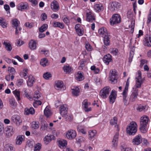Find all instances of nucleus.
Returning a JSON list of instances; mask_svg holds the SVG:
<instances>
[{"label": "nucleus", "instance_id": "1", "mask_svg": "<svg viewBox=\"0 0 151 151\" xmlns=\"http://www.w3.org/2000/svg\"><path fill=\"white\" fill-rule=\"evenodd\" d=\"M149 121V118L147 116H144L141 118L140 129L142 132L145 133L147 132V126Z\"/></svg>", "mask_w": 151, "mask_h": 151}, {"label": "nucleus", "instance_id": "2", "mask_svg": "<svg viewBox=\"0 0 151 151\" xmlns=\"http://www.w3.org/2000/svg\"><path fill=\"white\" fill-rule=\"evenodd\" d=\"M137 130V125L134 122H132L128 125L126 129L127 133L129 135H134Z\"/></svg>", "mask_w": 151, "mask_h": 151}, {"label": "nucleus", "instance_id": "3", "mask_svg": "<svg viewBox=\"0 0 151 151\" xmlns=\"http://www.w3.org/2000/svg\"><path fill=\"white\" fill-rule=\"evenodd\" d=\"M118 78L117 73L115 70H111L110 71L109 80L112 84L117 83Z\"/></svg>", "mask_w": 151, "mask_h": 151}, {"label": "nucleus", "instance_id": "4", "mask_svg": "<svg viewBox=\"0 0 151 151\" xmlns=\"http://www.w3.org/2000/svg\"><path fill=\"white\" fill-rule=\"evenodd\" d=\"M141 75V71L140 70L138 71L135 78L136 79L135 86L137 88H140L141 85L143 83V80L142 78Z\"/></svg>", "mask_w": 151, "mask_h": 151}, {"label": "nucleus", "instance_id": "5", "mask_svg": "<svg viewBox=\"0 0 151 151\" xmlns=\"http://www.w3.org/2000/svg\"><path fill=\"white\" fill-rule=\"evenodd\" d=\"M111 90L109 86H106L104 88L100 91V96L103 98L106 99L108 96Z\"/></svg>", "mask_w": 151, "mask_h": 151}, {"label": "nucleus", "instance_id": "6", "mask_svg": "<svg viewBox=\"0 0 151 151\" xmlns=\"http://www.w3.org/2000/svg\"><path fill=\"white\" fill-rule=\"evenodd\" d=\"M120 22L121 17L118 14H115L113 15L112 17V19L110 22L111 25L116 24L120 23Z\"/></svg>", "mask_w": 151, "mask_h": 151}, {"label": "nucleus", "instance_id": "7", "mask_svg": "<svg viewBox=\"0 0 151 151\" xmlns=\"http://www.w3.org/2000/svg\"><path fill=\"white\" fill-rule=\"evenodd\" d=\"M66 137L70 139H74L76 136V133L75 131L72 129L68 130L66 132Z\"/></svg>", "mask_w": 151, "mask_h": 151}, {"label": "nucleus", "instance_id": "8", "mask_svg": "<svg viewBox=\"0 0 151 151\" xmlns=\"http://www.w3.org/2000/svg\"><path fill=\"white\" fill-rule=\"evenodd\" d=\"M93 8L96 12L99 13L104 10V6L100 3H95L94 4Z\"/></svg>", "mask_w": 151, "mask_h": 151}, {"label": "nucleus", "instance_id": "9", "mask_svg": "<svg viewBox=\"0 0 151 151\" xmlns=\"http://www.w3.org/2000/svg\"><path fill=\"white\" fill-rule=\"evenodd\" d=\"M68 107L67 105L65 104L62 105L60 107V113L63 117H65L67 114Z\"/></svg>", "mask_w": 151, "mask_h": 151}, {"label": "nucleus", "instance_id": "10", "mask_svg": "<svg viewBox=\"0 0 151 151\" xmlns=\"http://www.w3.org/2000/svg\"><path fill=\"white\" fill-rule=\"evenodd\" d=\"M82 107L85 112H88L91 110V107H88L90 105L91 103L88 102L87 99L84 100L82 102Z\"/></svg>", "mask_w": 151, "mask_h": 151}, {"label": "nucleus", "instance_id": "11", "mask_svg": "<svg viewBox=\"0 0 151 151\" xmlns=\"http://www.w3.org/2000/svg\"><path fill=\"white\" fill-rule=\"evenodd\" d=\"M14 130L13 127L11 126L7 127L5 128V134L8 137L12 136L14 134Z\"/></svg>", "mask_w": 151, "mask_h": 151}, {"label": "nucleus", "instance_id": "12", "mask_svg": "<svg viewBox=\"0 0 151 151\" xmlns=\"http://www.w3.org/2000/svg\"><path fill=\"white\" fill-rule=\"evenodd\" d=\"M109 7L110 9L112 11L117 10L120 8V4L116 1L113 2L109 4Z\"/></svg>", "mask_w": 151, "mask_h": 151}, {"label": "nucleus", "instance_id": "13", "mask_svg": "<svg viewBox=\"0 0 151 151\" xmlns=\"http://www.w3.org/2000/svg\"><path fill=\"white\" fill-rule=\"evenodd\" d=\"M11 120L17 125H20L22 122V120L20 117L17 115H13L12 117Z\"/></svg>", "mask_w": 151, "mask_h": 151}, {"label": "nucleus", "instance_id": "14", "mask_svg": "<svg viewBox=\"0 0 151 151\" xmlns=\"http://www.w3.org/2000/svg\"><path fill=\"white\" fill-rule=\"evenodd\" d=\"M142 141V139L140 135H138L136 136L133 139L132 143L135 145H139Z\"/></svg>", "mask_w": 151, "mask_h": 151}, {"label": "nucleus", "instance_id": "15", "mask_svg": "<svg viewBox=\"0 0 151 151\" xmlns=\"http://www.w3.org/2000/svg\"><path fill=\"white\" fill-rule=\"evenodd\" d=\"M128 90L124 89L122 93L123 102L124 105H127L129 103L128 102V99L127 98Z\"/></svg>", "mask_w": 151, "mask_h": 151}, {"label": "nucleus", "instance_id": "16", "mask_svg": "<svg viewBox=\"0 0 151 151\" xmlns=\"http://www.w3.org/2000/svg\"><path fill=\"white\" fill-rule=\"evenodd\" d=\"M51 7L54 11L56 12L60 9L59 5L58 2L55 0L53 1L51 4Z\"/></svg>", "mask_w": 151, "mask_h": 151}, {"label": "nucleus", "instance_id": "17", "mask_svg": "<svg viewBox=\"0 0 151 151\" xmlns=\"http://www.w3.org/2000/svg\"><path fill=\"white\" fill-rule=\"evenodd\" d=\"M116 97V92L114 90H112L109 96V102L113 104L115 101Z\"/></svg>", "mask_w": 151, "mask_h": 151}, {"label": "nucleus", "instance_id": "18", "mask_svg": "<svg viewBox=\"0 0 151 151\" xmlns=\"http://www.w3.org/2000/svg\"><path fill=\"white\" fill-rule=\"evenodd\" d=\"M29 8L28 4L27 3L21 2L17 6V9L19 10L22 11L24 9H27Z\"/></svg>", "mask_w": 151, "mask_h": 151}, {"label": "nucleus", "instance_id": "19", "mask_svg": "<svg viewBox=\"0 0 151 151\" xmlns=\"http://www.w3.org/2000/svg\"><path fill=\"white\" fill-rule=\"evenodd\" d=\"M103 60L104 63L108 65L110 62L112 61V56L109 54L106 55L104 57Z\"/></svg>", "mask_w": 151, "mask_h": 151}, {"label": "nucleus", "instance_id": "20", "mask_svg": "<svg viewBox=\"0 0 151 151\" xmlns=\"http://www.w3.org/2000/svg\"><path fill=\"white\" fill-rule=\"evenodd\" d=\"M86 20L90 22H92L95 20L94 14L91 12L86 13Z\"/></svg>", "mask_w": 151, "mask_h": 151}, {"label": "nucleus", "instance_id": "21", "mask_svg": "<svg viewBox=\"0 0 151 151\" xmlns=\"http://www.w3.org/2000/svg\"><path fill=\"white\" fill-rule=\"evenodd\" d=\"M75 28L76 32L78 36H81L84 34V31L80 28V24H76L75 26Z\"/></svg>", "mask_w": 151, "mask_h": 151}, {"label": "nucleus", "instance_id": "22", "mask_svg": "<svg viewBox=\"0 0 151 151\" xmlns=\"http://www.w3.org/2000/svg\"><path fill=\"white\" fill-rule=\"evenodd\" d=\"M36 41L33 40H31L29 43V47L32 50H36L37 47Z\"/></svg>", "mask_w": 151, "mask_h": 151}, {"label": "nucleus", "instance_id": "23", "mask_svg": "<svg viewBox=\"0 0 151 151\" xmlns=\"http://www.w3.org/2000/svg\"><path fill=\"white\" fill-rule=\"evenodd\" d=\"M52 26L54 27H59L61 29H63L65 27L63 23L56 21H54L52 22Z\"/></svg>", "mask_w": 151, "mask_h": 151}, {"label": "nucleus", "instance_id": "24", "mask_svg": "<svg viewBox=\"0 0 151 151\" xmlns=\"http://www.w3.org/2000/svg\"><path fill=\"white\" fill-rule=\"evenodd\" d=\"M63 69L64 71L67 74L71 73L73 70L72 67L68 64L64 65Z\"/></svg>", "mask_w": 151, "mask_h": 151}, {"label": "nucleus", "instance_id": "25", "mask_svg": "<svg viewBox=\"0 0 151 151\" xmlns=\"http://www.w3.org/2000/svg\"><path fill=\"white\" fill-rule=\"evenodd\" d=\"M118 134L116 133L113 137L112 142V147L114 148H115L117 145L118 141Z\"/></svg>", "mask_w": 151, "mask_h": 151}, {"label": "nucleus", "instance_id": "26", "mask_svg": "<svg viewBox=\"0 0 151 151\" xmlns=\"http://www.w3.org/2000/svg\"><path fill=\"white\" fill-rule=\"evenodd\" d=\"M4 151H15V149L13 145L10 144H7L4 146Z\"/></svg>", "mask_w": 151, "mask_h": 151}, {"label": "nucleus", "instance_id": "27", "mask_svg": "<svg viewBox=\"0 0 151 151\" xmlns=\"http://www.w3.org/2000/svg\"><path fill=\"white\" fill-rule=\"evenodd\" d=\"M76 79L78 81H80L83 80L84 78V77L83 74V73L79 71L75 75Z\"/></svg>", "mask_w": 151, "mask_h": 151}, {"label": "nucleus", "instance_id": "28", "mask_svg": "<svg viewBox=\"0 0 151 151\" xmlns=\"http://www.w3.org/2000/svg\"><path fill=\"white\" fill-rule=\"evenodd\" d=\"M35 113L34 109L32 107L29 108H26L24 110V114L26 115H29V114H33Z\"/></svg>", "mask_w": 151, "mask_h": 151}, {"label": "nucleus", "instance_id": "29", "mask_svg": "<svg viewBox=\"0 0 151 151\" xmlns=\"http://www.w3.org/2000/svg\"><path fill=\"white\" fill-rule=\"evenodd\" d=\"M58 145L61 148L65 147L67 145V142L64 139H61L58 141Z\"/></svg>", "mask_w": 151, "mask_h": 151}, {"label": "nucleus", "instance_id": "30", "mask_svg": "<svg viewBox=\"0 0 151 151\" xmlns=\"http://www.w3.org/2000/svg\"><path fill=\"white\" fill-rule=\"evenodd\" d=\"M145 45L148 47L151 46V35H150L149 37L148 35L145 36Z\"/></svg>", "mask_w": 151, "mask_h": 151}, {"label": "nucleus", "instance_id": "31", "mask_svg": "<svg viewBox=\"0 0 151 151\" xmlns=\"http://www.w3.org/2000/svg\"><path fill=\"white\" fill-rule=\"evenodd\" d=\"M110 35L109 34L107 35H105L104 37V43L106 46L109 45L110 43V41L109 39L110 37Z\"/></svg>", "mask_w": 151, "mask_h": 151}, {"label": "nucleus", "instance_id": "32", "mask_svg": "<svg viewBox=\"0 0 151 151\" xmlns=\"http://www.w3.org/2000/svg\"><path fill=\"white\" fill-rule=\"evenodd\" d=\"M24 136L19 135L17 136L16 139V143L17 145H20L22 142L24 141Z\"/></svg>", "mask_w": 151, "mask_h": 151}, {"label": "nucleus", "instance_id": "33", "mask_svg": "<svg viewBox=\"0 0 151 151\" xmlns=\"http://www.w3.org/2000/svg\"><path fill=\"white\" fill-rule=\"evenodd\" d=\"M63 83L62 81H58L55 83V87L56 89L59 90L63 87Z\"/></svg>", "mask_w": 151, "mask_h": 151}, {"label": "nucleus", "instance_id": "34", "mask_svg": "<svg viewBox=\"0 0 151 151\" xmlns=\"http://www.w3.org/2000/svg\"><path fill=\"white\" fill-rule=\"evenodd\" d=\"M35 78L32 76H29L28 80L27 81V84L28 86H32L34 83L35 82Z\"/></svg>", "mask_w": 151, "mask_h": 151}, {"label": "nucleus", "instance_id": "35", "mask_svg": "<svg viewBox=\"0 0 151 151\" xmlns=\"http://www.w3.org/2000/svg\"><path fill=\"white\" fill-rule=\"evenodd\" d=\"M7 23L4 18L0 17V25L3 28L7 27Z\"/></svg>", "mask_w": 151, "mask_h": 151}, {"label": "nucleus", "instance_id": "36", "mask_svg": "<svg viewBox=\"0 0 151 151\" xmlns=\"http://www.w3.org/2000/svg\"><path fill=\"white\" fill-rule=\"evenodd\" d=\"M98 32L100 35H107L109 34L107 31L105 27H102L99 29Z\"/></svg>", "mask_w": 151, "mask_h": 151}, {"label": "nucleus", "instance_id": "37", "mask_svg": "<svg viewBox=\"0 0 151 151\" xmlns=\"http://www.w3.org/2000/svg\"><path fill=\"white\" fill-rule=\"evenodd\" d=\"M5 45V48L8 51H10L12 49L11 45L10 42L8 41H5L3 43Z\"/></svg>", "mask_w": 151, "mask_h": 151}, {"label": "nucleus", "instance_id": "38", "mask_svg": "<svg viewBox=\"0 0 151 151\" xmlns=\"http://www.w3.org/2000/svg\"><path fill=\"white\" fill-rule=\"evenodd\" d=\"M138 95V93L137 91L133 92L129 99V101L131 102H134L136 100V99Z\"/></svg>", "mask_w": 151, "mask_h": 151}, {"label": "nucleus", "instance_id": "39", "mask_svg": "<svg viewBox=\"0 0 151 151\" xmlns=\"http://www.w3.org/2000/svg\"><path fill=\"white\" fill-rule=\"evenodd\" d=\"M117 118L115 116L113 118L111 119L110 121V124L111 125H115V127H116L117 128V130H119V129H118V126L117 125Z\"/></svg>", "mask_w": 151, "mask_h": 151}, {"label": "nucleus", "instance_id": "40", "mask_svg": "<svg viewBox=\"0 0 151 151\" xmlns=\"http://www.w3.org/2000/svg\"><path fill=\"white\" fill-rule=\"evenodd\" d=\"M40 65L43 67H45L46 66L48 65L49 63L48 60L45 58H44L41 59L40 62Z\"/></svg>", "mask_w": 151, "mask_h": 151}, {"label": "nucleus", "instance_id": "41", "mask_svg": "<svg viewBox=\"0 0 151 151\" xmlns=\"http://www.w3.org/2000/svg\"><path fill=\"white\" fill-rule=\"evenodd\" d=\"M71 90L72 94L73 96H78L79 95L80 91L78 87H74L73 88H72Z\"/></svg>", "mask_w": 151, "mask_h": 151}, {"label": "nucleus", "instance_id": "42", "mask_svg": "<svg viewBox=\"0 0 151 151\" xmlns=\"http://www.w3.org/2000/svg\"><path fill=\"white\" fill-rule=\"evenodd\" d=\"M97 133V132L96 130H90L88 132V136L89 138L91 139L93 138Z\"/></svg>", "mask_w": 151, "mask_h": 151}, {"label": "nucleus", "instance_id": "43", "mask_svg": "<svg viewBox=\"0 0 151 151\" xmlns=\"http://www.w3.org/2000/svg\"><path fill=\"white\" fill-rule=\"evenodd\" d=\"M52 136L50 135H48L44 138V142L46 145L48 144L51 141V136Z\"/></svg>", "mask_w": 151, "mask_h": 151}, {"label": "nucleus", "instance_id": "44", "mask_svg": "<svg viewBox=\"0 0 151 151\" xmlns=\"http://www.w3.org/2000/svg\"><path fill=\"white\" fill-rule=\"evenodd\" d=\"M10 106L12 108H14L16 106L17 103L15 102V99L14 98H12L9 100Z\"/></svg>", "mask_w": 151, "mask_h": 151}, {"label": "nucleus", "instance_id": "45", "mask_svg": "<svg viewBox=\"0 0 151 151\" xmlns=\"http://www.w3.org/2000/svg\"><path fill=\"white\" fill-rule=\"evenodd\" d=\"M12 24L13 25V27H15V28L19 27V24L20 23L19 21L16 19H14L12 20Z\"/></svg>", "mask_w": 151, "mask_h": 151}, {"label": "nucleus", "instance_id": "46", "mask_svg": "<svg viewBox=\"0 0 151 151\" xmlns=\"http://www.w3.org/2000/svg\"><path fill=\"white\" fill-rule=\"evenodd\" d=\"M24 81L21 78H19L17 80L16 85L18 87H19L24 84Z\"/></svg>", "mask_w": 151, "mask_h": 151}, {"label": "nucleus", "instance_id": "47", "mask_svg": "<svg viewBox=\"0 0 151 151\" xmlns=\"http://www.w3.org/2000/svg\"><path fill=\"white\" fill-rule=\"evenodd\" d=\"M40 124L38 122L33 121L32 123V127L34 129H37L39 128Z\"/></svg>", "mask_w": 151, "mask_h": 151}, {"label": "nucleus", "instance_id": "48", "mask_svg": "<svg viewBox=\"0 0 151 151\" xmlns=\"http://www.w3.org/2000/svg\"><path fill=\"white\" fill-rule=\"evenodd\" d=\"M13 93L14 95L18 101L20 100V92L19 91L17 90H15L13 91Z\"/></svg>", "mask_w": 151, "mask_h": 151}, {"label": "nucleus", "instance_id": "49", "mask_svg": "<svg viewBox=\"0 0 151 151\" xmlns=\"http://www.w3.org/2000/svg\"><path fill=\"white\" fill-rule=\"evenodd\" d=\"M48 25L47 24H44L39 28V31L40 32H43L45 31L47 28Z\"/></svg>", "mask_w": 151, "mask_h": 151}, {"label": "nucleus", "instance_id": "50", "mask_svg": "<svg viewBox=\"0 0 151 151\" xmlns=\"http://www.w3.org/2000/svg\"><path fill=\"white\" fill-rule=\"evenodd\" d=\"M44 114L47 117H48L51 115V112L47 107L45 108L44 111Z\"/></svg>", "mask_w": 151, "mask_h": 151}, {"label": "nucleus", "instance_id": "51", "mask_svg": "<svg viewBox=\"0 0 151 151\" xmlns=\"http://www.w3.org/2000/svg\"><path fill=\"white\" fill-rule=\"evenodd\" d=\"M48 127V124L45 122H43L41 125L40 128V130L41 131H43L47 129Z\"/></svg>", "mask_w": 151, "mask_h": 151}, {"label": "nucleus", "instance_id": "52", "mask_svg": "<svg viewBox=\"0 0 151 151\" xmlns=\"http://www.w3.org/2000/svg\"><path fill=\"white\" fill-rule=\"evenodd\" d=\"M134 21L132 20L131 22V24L129 26V27L131 30L130 32L132 33L133 32L134 27Z\"/></svg>", "mask_w": 151, "mask_h": 151}, {"label": "nucleus", "instance_id": "53", "mask_svg": "<svg viewBox=\"0 0 151 151\" xmlns=\"http://www.w3.org/2000/svg\"><path fill=\"white\" fill-rule=\"evenodd\" d=\"M51 74L49 72H47L43 74V77L45 79L48 80L51 77Z\"/></svg>", "mask_w": 151, "mask_h": 151}, {"label": "nucleus", "instance_id": "54", "mask_svg": "<svg viewBox=\"0 0 151 151\" xmlns=\"http://www.w3.org/2000/svg\"><path fill=\"white\" fill-rule=\"evenodd\" d=\"M76 141L79 143H81L84 142L85 140V138L82 136H80L78 137L76 139Z\"/></svg>", "mask_w": 151, "mask_h": 151}, {"label": "nucleus", "instance_id": "55", "mask_svg": "<svg viewBox=\"0 0 151 151\" xmlns=\"http://www.w3.org/2000/svg\"><path fill=\"white\" fill-rule=\"evenodd\" d=\"M41 145L39 143H37L35 145L34 148V151H40L41 149Z\"/></svg>", "mask_w": 151, "mask_h": 151}, {"label": "nucleus", "instance_id": "56", "mask_svg": "<svg viewBox=\"0 0 151 151\" xmlns=\"http://www.w3.org/2000/svg\"><path fill=\"white\" fill-rule=\"evenodd\" d=\"M41 97V94L38 91L35 92L34 94V97L35 99H39Z\"/></svg>", "mask_w": 151, "mask_h": 151}, {"label": "nucleus", "instance_id": "57", "mask_svg": "<svg viewBox=\"0 0 151 151\" xmlns=\"http://www.w3.org/2000/svg\"><path fill=\"white\" fill-rule=\"evenodd\" d=\"M63 22L67 25L70 24V20L68 17L66 16H64L62 17Z\"/></svg>", "mask_w": 151, "mask_h": 151}, {"label": "nucleus", "instance_id": "58", "mask_svg": "<svg viewBox=\"0 0 151 151\" xmlns=\"http://www.w3.org/2000/svg\"><path fill=\"white\" fill-rule=\"evenodd\" d=\"M34 144V141L28 140L27 142V146L32 148Z\"/></svg>", "mask_w": 151, "mask_h": 151}, {"label": "nucleus", "instance_id": "59", "mask_svg": "<svg viewBox=\"0 0 151 151\" xmlns=\"http://www.w3.org/2000/svg\"><path fill=\"white\" fill-rule=\"evenodd\" d=\"M110 53L114 55H117L118 54V50L116 48H112L111 49Z\"/></svg>", "mask_w": 151, "mask_h": 151}, {"label": "nucleus", "instance_id": "60", "mask_svg": "<svg viewBox=\"0 0 151 151\" xmlns=\"http://www.w3.org/2000/svg\"><path fill=\"white\" fill-rule=\"evenodd\" d=\"M133 14L132 11L129 10L128 11L127 13V17L130 19H132L133 17Z\"/></svg>", "mask_w": 151, "mask_h": 151}, {"label": "nucleus", "instance_id": "61", "mask_svg": "<svg viewBox=\"0 0 151 151\" xmlns=\"http://www.w3.org/2000/svg\"><path fill=\"white\" fill-rule=\"evenodd\" d=\"M147 108V106H139L137 108V110L139 111H144Z\"/></svg>", "mask_w": 151, "mask_h": 151}, {"label": "nucleus", "instance_id": "62", "mask_svg": "<svg viewBox=\"0 0 151 151\" xmlns=\"http://www.w3.org/2000/svg\"><path fill=\"white\" fill-rule=\"evenodd\" d=\"M42 104V102L41 101H35L33 103V106L35 108H37L38 106Z\"/></svg>", "mask_w": 151, "mask_h": 151}, {"label": "nucleus", "instance_id": "63", "mask_svg": "<svg viewBox=\"0 0 151 151\" xmlns=\"http://www.w3.org/2000/svg\"><path fill=\"white\" fill-rule=\"evenodd\" d=\"M4 125L0 122V135L3 134L4 131Z\"/></svg>", "mask_w": 151, "mask_h": 151}, {"label": "nucleus", "instance_id": "64", "mask_svg": "<svg viewBox=\"0 0 151 151\" xmlns=\"http://www.w3.org/2000/svg\"><path fill=\"white\" fill-rule=\"evenodd\" d=\"M151 22V7L150 10V13L148 15L147 19V24H149Z\"/></svg>", "mask_w": 151, "mask_h": 151}]
</instances>
